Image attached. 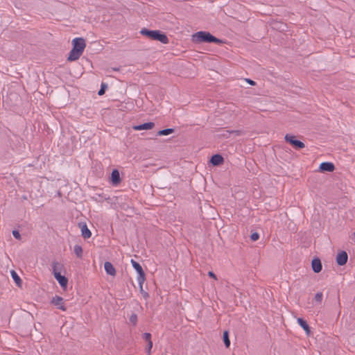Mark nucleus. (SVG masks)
<instances>
[{"label": "nucleus", "instance_id": "nucleus-1", "mask_svg": "<svg viewBox=\"0 0 355 355\" xmlns=\"http://www.w3.org/2000/svg\"><path fill=\"white\" fill-rule=\"evenodd\" d=\"M192 40L196 43L200 42H214L220 43V40L214 36L211 35L209 33L205 31H199L192 35Z\"/></svg>", "mask_w": 355, "mask_h": 355}, {"label": "nucleus", "instance_id": "nucleus-2", "mask_svg": "<svg viewBox=\"0 0 355 355\" xmlns=\"http://www.w3.org/2000/svg\"><path fill=\"white\" fill-rule=\"evenodd\" d=\"M140 33L143 35L153 40L159 41L163 44H167L168 42L167 36L164 33H161L159 31H149L144 28L140 31Z\"/></svg>", "mask_w": 355, "mask_h": 355}, {"label": "nucleus", "instance_id": "nucleus-3", "mask_svg": "<svg viewBox=\"0 0 355 355\" xmlns=\"http://www.w3.org/2000/svg\"><path fill=\"white\" fill-rule=\"evenodd\" d=\"M131 263H132V267L135 269V270L137 271V272L138 274L137 280L141 288H142V285L146 280L145 273L142 269V267L141 266V265L139 263H137V261H135L133 259H131Z\"/></svg>", "mask_w": 355, "mask_h": 355}, {"label": "nucleus", "instance_id": "nucleus-4", "mask_svg": "<svg viewBox=\"0 0 355 355\" xmlns=\"http://www.w3.org/2000/svg\"><path fill=\"white\" fill-rule=\"evenodd\" d=\"M73 49L83 53L86 46L85 40L82 37H76L72 40Z\"/></svg>", "mask_w": 355, "mask_h": 355}, {"label": "nucleus", "instance_id": "nucleus-5", "mask_svg": "<svg viewBox=\"0 0 355 355\" xmlns=\"http://www.w3.org/2000/svg\"><path fill=\"white\" fill-rule=\"evenodd\" d=\"M285 139L287 142L290 143L295 148L301 149L304 148L305 145L303 142L297 140L295 137L291 135H286Z\"/></svg>", "mask_w": 355, "mask_h": 355}, {"label": "nucleus", "instance_id": "nucleus-6", "mask_svg": "<svg viewBox=\"0 0 355 355\" xmlns=\"http://www.w3.org/2000/svg\"><path fill=\"white\" fill-rule=\"evenodd\" d=\"M54 277L55 279L58 282L61 287L66 288L68 284L67 279L61 275L60 272H56V269L54 270Z\"/></svg>", "mask_w": 355, "mask_h": 355}, {"label": "nucleus", "instance_id": "nucleus-7", "mask_svg": "<svg viewBox=\"0 0 355 355\" xmlns=\"http://www.w3.org/2000/svg\"><path fill=\"white\" fill-rule=\"evenodd\" d=\"M51 303L62 311H64L67 309L64 305L63 298L60 296L56 295L53 297L51 300Z\"/></svg>", "mask_w": 355, "mask_h": 355}, {"label": "nucleus", "instance_id": "nucleus-8", "mask_svg": "<svg viewBox=\"0 0 355 355\" xmlns=\"http://www.w3.org/2000/svg\"><path fill=\"white\" fill-rule=\"evenodd\" d=\"M347 254L345 252H341L336 257V262L339 266H343L347 263Z\"/></svg>", "mask_w": 355, "mask_h": 355}, {"label": "nucleus", "instance_id": "nucleus-9", "mask_svg": "<svg viewBox=\"0 0 355 355\" xmlns=\"http://www.w3.org/2000/svg\"><path fill=\"white\" fill-rule=\"evenodd\" d=\"M104 268L107 275H110L113 277L115 276L116 270L114 266L110 262L106 261L104 263Z\"/></svg>", "mask_w": 355, "mask_h": 355}, {"label": "nucleus", "instance_id": "nucleus-10", "mask_svg": "<svg viewBox=\"0 0 355 355\" xmlns=\"http://www.w3.org/2000/svg\"><path fill=\"white\" fill-rule=\"evenodd\" d=\"M155 124L153 122L145 123L141 125H135L133 129L135 130H150L154 127Z\"/></svg>", "mask_w": 355, "mask_h": 355}, {"label": "nucleus", "instance_id": "nucleus-11", "mask_svg": "<svg viewBox=\"0 0 355 355\" xmlns=\"http://www.w3.org/2000/svg\"><path fill=\"white\" fill-rule=\"evenodd\" d=\"M311 266L313 270L316 273H318L322 270V263L319 259H313Z\"/></svg>", "mask_w": 355, "mask_h": 355}, {"label": "nucleus", "instance_id": "nucleus-12", "mask_svg": "<svg viewBox=\"0 0 355 355\" xmlns=\"http://www.w3.org/2000/svg\"><path fill=\"white\" fill-rule=\"evenodd\" d=\"M80 227L81 229L82 236L85 239H89L92 236L90 230L88 229L85 223H80Z\"/></svg>", "mask_w": 355, "mask_h": 355}, {"label": "nucleus", "instance_id": "nucleus-13", "mask_svg": "<svg viewBox=\"0 0 355 355\" xmlns=\"http://www.w3.org/2000/svg\"><path fill=\"white\" fill-rule=\"evenodd\" d=\"M320 169L322 171L331 172L334 170V165L331 162H322L320 165Z\"/></svg>", "mask_w": 355, "mask_h": 355}, {"label": "nucleus", "instance_id": "nucleus-14", "mask_svg": "<svg viewBox=\"0 0 355 355\" xmlns=\"http://www.w3.org/2000/svg\"><path fill=\"white\" fill-rule=\"evenodd\" d=\"M111 182L114 185H117L121 182L120 174L118 170H114L112 172Z\"/></svg>", "mask_w": 355, "mask_h": 355}, {"label": "nucleus", "instance_id": "nucleus-15", "mask_svg": "<svg viewBox=\"0 0 355 355\" xmlns=\"http://www.w3.org/2000/svg\"><path fill=\"white\" fill-rule=\"evenodd\" d=\"M82 54H83L82 52L72 49L71 51H70L69 55L68 57V60L75 61V60H78L81 56Z\"/></svg>", "mask_w": 355, "mask_h": 355}, {"label": "nucleus", "instance_id": "nucleus-16", "mask_svg": "<svg viewBox=\"0 0 355 355\" xmlns=\"http://www.w3.org/2000/svg\"><path fill=\"white\" fill-rule=\"evenodd\" d=\"M297 321L298 324L306 331V334L309 335L310 334V328L306 322L300 318H297Z\"/></svg>", "mask_w": 355, "mask_h": 355}, {"label": "nucleus", "instance_id": "nucleus-17", "mask_svg": "<svg viewBox=\"0 0 355 355\" xmlns=\"http://www.w3.org/2000/svg\"><path fill=\"white\" fill-rule=\"evenodd\" d=\"M211 163L214 166H218L223 162V158L220 155H214L211 158Z\"/></svg>", "mask_w": 355, "mask_h": 355}, {"label": "nucleus", "instance_id": "nucleus-18", "mask_svg": "<svg viewBox=\"0 0 355 355\" xmlns=\"http://www.w3.org/2000/svg\"><path fill=\"white\" fill-rule=\"evenodd\" d=\"M11 276L15 281V282L17 284V285L20 286L21 280L19 275L17 274V272L15 270H12L10 272Z\"/></svg>", "mask_w": 355, "mask_h": 355}, {"label": "nucleus", "instance_id": "nucleus-19", "mask_svg": "<svg viewBox=\"0 0 355 355\" xmlns=\"http://www.w3.org/2000/svg\"><path fill=\"white\" fill-rule=\"evenodd\" d=\"M73 252L78 257H82L83 256V248L80 245H76L73 247Z\"/></svg>", "mask_w": 355, "mask_h": 355}, {"label": "nucleus", "instance_id": "nucleus-20", "mask_svg": "<svg viewBox=\"0 0 355 355\" xmlns=\"http://www.w3.org/2000/svg\"><path fill=\"white\" fill-rule=\"evenodd\" d=\"M173 132H174V130L172 128L164 129L162 130H159L157 132V135H159V136L168 135L173 133Z\"/></svg>", "mask_w": 355, "mask_h": 355}, {"label": "nucleus", "instance_id": "nucleus-21", "mask_svg": "<svg viewBox=\"0 0 355 355\" xmlns=\"http://www.w3.org/2000/svg\"><path fill=\"white\" fill-rule=\"evenodd\" d=\"M223 340H224L225 346L227 347H229L230 345V339H229V334H228V332L227 331L223 332Z\"/></svg>", "mask_w": 355, "mask_h": 355}, {"label": "nucleus", "instance_id": "nucleus-22", "mask_svg": "<svg viewBox=\"0 0 355 355\" xmlns=\"http://www.w3.org/2000/svg\"><path fill=\"white\" fill-rule=\"evenodd\" d=\"M323 295L322 293L318 292L314 297V300L318 303H321L322 301Z\"/></svg>", "mask_w": 355, "mask_h": 355}, {"label": "nucleus", "instance_id": "nucleus-23", "mask_svg": "<svg viewBox=\"0 0 355 355\" xmlns=\"http://www.w3.org/2000/svg\"><path fill=\"white\" fill-rule=\"evenodd\" d=\"M61 267L62 266L59 263H54L53 265V273L54 274L55 269H56V272H60Z\"/></svg>", "mask_w": 355, "mask_h": 355}, {"label": "nucleus", "instance_id": "nucleus-24", "mask_svg": "<svg viewBox=\"0 0 355 355\" xmlns=\"http://www.w3.org/2000/svg\"><path fill=\"white\" fill-rule=\"evenodd\" d=\"M130 322H132L133 324H136L137 323V316L136 314H132L130 318Z\"/></svg>", "mask_w": 355, "mask_h": 355}, {"label": "nucleus", "instance_id": "nucleus-25", "mask_svg": "<svg viewBox=\"0 0 355 355\" xmlns=\"http://www.w3.org/2000/svg\"><path fill=\"white\" fill-rule=\"evenodd\" d=\"M251 240L253 241H256L259 238V234L257 232L252 233L250 236Z\"/></svg>", "mask_w": 355, "mask_h": 355}, {"label": "nucleus", "instance_id": "nucleus-26", "mask_svg": "<svg viewBox=\"0 0 355 355\" xmlns=\"http://www.w3.org/2000/svg\"><path fill=\"white\" fill-rule=\"evenodd\" d=\"M12 235L17 239H20V238H21V235H20L19 232L17 230L12 231Z\"/></svg>", "mask_w": 355, "mask_h": 355}, {"label": "nucleus", "instance_id": "nucleus-27", "mask_svg": "<svg viewBox=\"0 0 355 355\" xmlns=\"http://www.w3.org/2000/svg\"><path fill=\"white\" fill-rule=\"evenodd\" d=\"M227 133L231 135H234L236 136L240 135L241 132L240 130H232V131H227Z\"/></svg>", "mask_w": 355, "mask_h": 355}, {"label": "nucleus", "instance_id": "nucleus-28", "mask_svg": "<svg viewBox=\"0 0 355 355\" xmlns=\"http://www.w3.org/2000/svg\"><path fill=\"white\" fill-rule=\"evenodd\" d=\"M143 338H144V339H145L146 340H147V341H148V343L149 342V340H150L151 335H150V334H149V333H145V334H144V335H143Z\"/></svg>", "mask_w": 355, "mask_h": 355}, {"label": "nucleus", "instance_id": "nucleus-29", "mask_svg": "<svg viewBox=\"0 0 355 355\" xmlns=\"http://www.w3.org/2000/svg\"><path fill=\"white\" fill-rule=\"evenodd\" d=\"M152 347H153V342L151 340H149V342L148 343V346H147L148 354H150Z\"/></svg>", "mask_w": 355, "mask_h": 355}, {"label": "nucleus", "instance_id": "nucleus-30", "mask_svg": "<svg viewBox=\"0 0 355 355\" xmlns=\"http://www.w3.org/2000/svg\"><path fill=\"white\" fill-rule=\"evenodd\" d=\"M105 87H106V86L104 85L103 84L101 85V89L98 92V95L101 96V95H103L105 93Z\"/></svg>", "mask_w": 355, "mask_h": 355}, {"label": "nucleus", "instance_id": "nucleus-31", "mask_svg": "<svg viewBox=\"0 0 355 355\" xmlns=\"http://www.w3.org/2000/svg\"><path fill=\"white\" fill-rule=\"evenodd\" d=\"M245 80V81L248 83H249L251 85H256V83L254 80H251V79L246 78Z\"/></svg>", "mask_w": 355, "mask_h": 355}, {"label": "nucleus", "instance_id": "nucleus-32", "mask_svg": "<svg viewBox=\"0 0 355 355\" xmlns=\"http://www.w3.org/2000/svg\"><path fill=\"white\" fill-rule=\"evenodd\" d=\"M208 275H209L210 277H212V278H214V279H216V276L215 275V274H214L213 272L209 271V272H208Z\"/></svg>", "mask_w": 355, "mask_h": 355}]
</instances>
